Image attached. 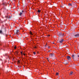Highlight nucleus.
I'll return each instance as SVG.
<instances>
[{"mask_svg": "<svg viewBox=\"0 0 79 79\" xmlns=\"http://www.w3.org/2000/svg\"><path fill=\"white\" fill-rule=\"evenodd\" d=\"M71 21H72V20H71Z\"/></svg>", "mask_w": 79, "mask_h": 79, "instance_id": "e433bc0d", "label": "nucleus"}, {"mask_svg": "<svg viewBox=\"0 0 79 79\" xmlns=\"http://www.w3.org/2000/svg\"><path fill=\"white\" fill-rule=\"evenodd\" d=\"M73 72L71 71L70 73L69 74V76H71V75H72V74H73Z\"/></svg>", "mask_w": 79, "mask_h": 79, "instance_id": "423d86ee", "label": "nucleus"}, {"mask_svg": "<svg viewBox=\"0 0 79 79\" xmlns=\"http://www.w3.org/2000/svg\"><path fill=\"white\" fill-rule=\"evenodd\" d=\"M21 55H22V56H23V52H21Z\"/></svg>", "mask_w": 79, "mask_h": 79, "instance_id": "ddd939ff", "label": "nucleus"}, {"mask_svg": "<svg viewBox=\"0 0 79 79\" xmlns=\"http://www.w3.org/2000/svg\"><path fill=\"white\" fill-rule=\"evenodd\" d=\"M63 40H63V39L61 40L60 41V43H62V42H63Z\"/></svg>", "mask_w": 79, "mask_h": 79, "instance_id": "0eeeda50", "label": "nucleus"}, {"mask_svg": "<svg viewBox=\"0 0 79 79\" xmlns=\"http://www.w3.org/2000/svg\"><path fill=\"white\" fill-rule=\"evenodd\" d=\"M69 6H72V4L71 3H69Z\"/></svg>", "mask_w": 79, "mask_h": 79, "instance_id": "2eb2a0df", "label": "nucleus"}, {"mask_svg": "<svg viewBox=\"0 0 79 79\" xmlns=\"http://www.w3.org/2000/svg\"><path fill=\"white\" fill-rule=\"evenodd\" d=\"M78 58H79V55L78 56Z\"/></svg>", "mask_w": 79, "mask_h": 79, "instance_id": "c756f323", "label": "nucleus"}, {"mask_svg": "<svg viewBox=\"0 0 79 79\" xmlns=\"http://www.w3.org/2000/svg\"><path fill=\"white\" fill-rule=\"evenodd\" d=\"M19 62H20V60H19L18 61V63H19Z\"/></svg>", "mask_w": 79, "mask_h": 79, "instance_id": "6ab92c4d", "label": "nucleus"}, {"mask_svg": "<svg viewBox=\"0 0 79 79\" xmlns=\"http://www.w3.org/2000/svg\"><path fill=\"white\" fill-rule=\"evenodd\" d=\"M50 56H53V54H52V53H51L50 54Z\"/></svg>", "mask_w": 79, "mask_h": 79, "instance_id": "6e6552de", "label": "nucleus"}, {"mask_svg": "<svg viewBox=\"0 0 79 79\" xmlns=\"http://www.w3.org/2000/svg\"><path fill=\"white\" fill-rule=\"evenodd\" d=\"M71 21H72V20H71Z\"/></svg>", "mask_w": 79, "mask_h": 79, "instance_id": "c9c22d12", "label": "nucleus"}, {"mask_svg": "<svg viewBox=\"0 0 79 79\" xmlns=\"http://www.w3.org/2000/svg\"><path fill=\"white\" fill-rule=\"evenodd\" d=\"M4 32H6V28H5V29H4Z\"/></svg>", "mask_w": 79, "mask_h": 79, "instance_id": "dca6fc26", "label": "nucleus"}, {"mask_svg": "<svg viewBox=\"0 0 79 79\" xmlns=\"http://www.w3.org/2000/svg\"><path fill=\"white\" fill-rule=\"evenodd\" d=\"M6 18H8V16H6Z\"/></svg>", "mask_w": 79, "mask_h": 79, "instance_id": "c85d7f7f", "label": "nucleus"}, {"mask_svg": "<svg viewBox=\"0 0 79 79\" xmlns=\"http://www.w3.org/2000/svg\"><path fill=\"white\" fill-rule=\"evenodd\" d=\"M10 18V16H9V18Z\"/></svg>", "mask_w": 79, "mask_h": 79, "instance_id": "f704fd0d", "label": "nucleus"}, {"mask_svg": "<svg viewBox=\"0 0 79 79\" xmlns=\"http://www.w3.org/2000/svg\"><path fill=\"white\" fill-rule=\"evenodd\" d=\"M49 52H50V51H49Z\"/></svg>", "mask_w": 79, "mask_h": 79, "instance_id": "4c0bfd02", "label": "nucleus"}, {"mask_svg": "<svg viewBox=\"0 0 79 79\" xmlns=\"http://www.w3.org/2000/svg\"><path fill=\"white\" fill-rule=\"evenodd\" d=\"M23 54L24 55V56H25V55H26V54H24V53H23Z\"/></svg>", "mask_w": 79, "mask_h": 79, "instance_id": "5701e85b", "label": "nucleus"}, {"mask_svg": "<svg viewBox=\"0 0 79 79\" xmlns=\"http://www.w3.org/2000/svg\"><path fill=\"white\" fill-rule=\"evenodd\" d=\"M38 13H40V10H38Z\"/></svg>", "mask_w": 79, "mask_h": 79, "instance_id": "f3484780", "label": "nucleus"}, {"mask_svg": "<svg viewBox=\"0 0 79 79\" xmlns=\"http://www.w3.org/2000/svg\"><path fill=\"white\" fill-rule=\"evenodd\" d=\"M8 58L10 59V57H9Z\"/></svg>", "mask_w": 79, "mask_h": 79, "instance_id": "473e14b6", "label": "nucleus"}, {"mask_svg": "<svg viewBox=\"0 0 79 79\" xmlns=\"http://www.w3.org/2000/svg\"><path fill=\"white\" fill-rule=\"evenodd\" d=\"M47 44L46 45V46H47Z\"/></svg>", "mask_w": 79, "mask_h": 79, "instance_id": "7c9ffc66", "label": "nucleus"}, {"mask_svg": "<svg viewBox=\"0 0 79 79\" xmlns=\"http://www.w3.org/2000/svg\"><path fill=\"white\" fill-rule=\"evenodd\" d=\"M48 61H49V60H48Z\"/></svg>", "mask_w": 79, "mask_h": 79, "instance_id": "2f4dec72", "label": "nucleus"}, {"mask_svg": "<svg viewBox=\"0 0 79 79\" xmlns=\"http://www.w3.org/2000/svg\"><path fill=\"white\" fill-rule=\"evenodd\" d=\"M66 57L67 59V60H69V61H71V57H70V56H67Z\"/></svg>", "mask_w": 79, "mask_h": 79, "instance_id": "f03ea898", "label": "nucleus"}, {"mask_svg": "<svg viewBox=\"0 0 79 79\" xmlns=\"http://www.w3.org/2000/svg\"><path fill=\"white\" fill-rule=\"evenodd\" d=\"M15 53L17 55H18V53H19V52L18 51H15Z\"/></svg>", "mask_w": 79, "mask_h": 79, "instance_id": "1a4fd4ad", "label": "nucleus"}, {"mask_svg": "<svg viewBox=\"0 0 79 79\" xmlns=\"http://www.w3.org/2000/svg\"><path fill=\"white\" fill-rule=\"evenodd\" d=\"M57 34L59 36H61V35H62V33L60 31L57 32Z\"/></svg>", "mask_w": 79, "mask_h": 79, "instance_id": "20e7f679", "label": "nucleus"}, {"mask_svg": "<svg viewBox=\"0 0 79 79\" xmlns=\"http://www.w3.org/2000/svg\"><path fill=\"white\" fill-rule=\"evenodd\" d=\"M19 67L20 68H21V66H19Z\"/></svg>", "mask_w": 79, "mask_h": 79, "instance_id": "412c9836", "label": "nucleus"}, {"mask_svg": "<svg viewBox=\"0 0 79 79\" xmlns=\"http://www.w3.org/2000/svg\"><path fill=\"white\" fill-rule=\"evenodd\" d=\"M0 33L1 34L3 33L2 32V30H0Z\"/></svg>", "mask_w": 79, "mask_h": 79, "instance_id": "f8f14e48", "label": "nucleus"}, {"mask_svg": "<svg viewBox=\"0 0 79 79\" xmlns=\"http://www.w3.org/2000/svg\"><path fill=\"white\" fill-rule=\"evenodd\" d=\"M30 34H31V35H33V34H32V32H31V31H30Z\"/></svg>", "mask_w": 79, "mask_h": 79, "instance_id": "9b49d317", "label": "nucleus"}, {"mask_svg": "<svg viewBox=\"0 0 79 79\" xmlns=\"http://www.w3.org/2000/svg\"><path fill=\"white\" fill-rule=\"evenodd\" d=\"M74 36L75 37L77 38V37H79V34L77 33V34H76L75 35H74Z\"/></svg>", "mask_w": 79, "mask_h": 79, "instance_id": "39448f33", "label": "nucleus"}, {"mask_svg": "<svg viewBox=\"0 0 79 79\" xmlns=\"http://www.w3.org/2000/svg\"><path fill=\"white\" fill-rule=\"evenodd\" d=\"M22 13H23V12H24V11L22 10Z\"/></svg>", "mask_w": 79, "mask_h": 79, "instance_id": "a878e982", "label": "nucleus"}, {"mask_svg": "<svg viewBox=\"0 0 79 79\" xmlns=\"http://www.w3.org/2000/svg\"><path fill=\"white\" fill-rule=\"evenodd\" d=\"M64 34H63L62 35V36H64Z\"/></svg>", "mask_w": 79, "mask_h": 79, "instance_id": "393cba45", "label": "nucleus"}, {"mask_svg": "<svg viewBox=\"0 0 79 79\" xmlns=\"http://www.w3.org/2000/svg\"><path fill=\"white\" fill-rule=\"evenodd\" d=\"M72 57L74 61H76V56H75L74 54H72Z\"/></svg>", "mask_w": 79, "mask_h": 79, "instance_id": "f257e3e1", "label": "nucleus"}, {"mask_svg": "<svg viewBox=\"0 0 79 79\" xmlns=\"http://www.w3.org/2000/svg\"><path fill=\"white\" fill-rule=\"evenodd\" d=\"M13 47H14V49H16V46H15V47H14V46H13Z\"/></svg>", "mask_w": 79, "mask_h": 79, "instance_id": "4468645a", "label": "nucleus"}, {"mask_svg": "<svg viewBox=\"0 0 79 79\" xmlns=\"http://www.w3.org/2000/svg\"><path fill=\"white\" fill-rule=\"evenodd\" d=\"M47 60H48L49 58H47Z\"/></svg>", "mask_w": 79, "mask_h": 79, "instance_id": "cd10ccee", "label": "nucleus"}, {"mask_svg": "<svg viewBox=\"0 0 79 79\" xmlns=\"http://www.w3.org/2000/svg\"><path fill=\"white\" fill-rule=\"evenodd\" d=\"M19 30H17L15 32V33L16 34H17V35H19Z\"/></svg>", "mask_w": 79, "mask_h": 79, "instance_id": "7ed1b4c3", "label": "nucleus"}, {"mask_svg": "<svg viewBox=\"0 0 79 79\" xmlns=\"http://www.w3.org/2000/svg\"><path fill=\"white\" fill-rule=\"evenodd\" d=\"M53 44H55V43H53Z\"/></svg>", "mask_w": 79, "mask_h": 79, "instance_id": "72a5a7b5", "label": "nucleus"}, {"mask_svg": "<svg viewBox=\"0 0 79 79\" xmlns=\"http://www.w3.org/2000/svg\"><path fill=\"white\" fill-rule=\"evenodd\" d=\"M23 15V13H22V12H20L19 14V15L20 16H21V15Z\"/></svg>", "mask_w": 79, "mask_h": 79, "instance_id": "9d476101", "label": "nucleus"}, {"mask_svg": "<svg viewBox=\"0 0 79 79\" xmlns=\"http://www.w3.org/2000/svg\"><path fill=\"white\" fill-rule=\"evenodd\" d=\"M35 48H37V47L35 46L34 47Z\"/></svg>", "mask_w": 79, "mask_h": 79, "instance_id": "b1692460", "label": "nucleus"}, {"mask_svg": "<svg viewBox=\"0 0 79 79\" xmlns=\"http://www.w3.org/2000/svg\"><path fill=\"white\" fill-rule=\"evenodd\" d=\"M33 54H34V55H35V52H33Z\"/></svg>", "mask_w": 79, "mask_h": 79, "instance_id": "a211bd4d", "label": "nucleus"}, {"mask_svg": "<svg viewBox=\"0 0 79 79\" xmlns=\"http://www.w3.org/2000/svg\"><path fill=\"white\" fill-rule=\"evenodd\" d=\"M48 37H50V35H48Z\"/></svg>", "mask_w": 79, "mask_h": 79, "instance_id": "bb28decb", "label": "nucleus"}, {"mask_svg": "<svg viewBox=\"0 0 79 79\" xmlns=\"http://www.w3.org/2000/svg\"><path fill=\"white\" fill-rule=\"evenodd\" d=\"M58 74H59L58 73H56V75H58Z\"/></svg>", "mask_w": 79, "mask_h": 79, "instance_id": "4be33fe9", "label": "nucleus"}, {"mask_svg": "<svg viewBox=\"0 0 79 79\" xmlns=\"http://www.w3.org/2000/svg\"><path fill=\"white\" fill-rule=\"evenodd\" d=\"M60 8H62L63 7V6H61V5H60Z\"/></svg>", "mask_w": 79, "mask_h": 79, "instance_id": "aec40b11", "label": "nucleus"}]
</instances>
